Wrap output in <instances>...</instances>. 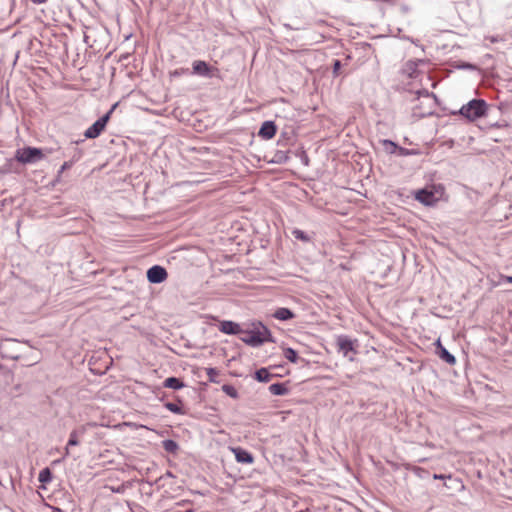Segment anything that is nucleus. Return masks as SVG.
Returning a JSON list of instances; mask_svg holds the SVG:
<instances>
[{"mask_svg": "<svg viewBox=\"0 0 512 512\" xmlns=\"http://www.w3.org/2000/svg\"><path fill=\"white\" fill-rule=\"evenodd\" d=\"M241 334L243 336L240 337V340L251 347H259L265 342L275 343L271 331L261 322L253 323L252 329H243Z\"/></svg>", "mask_w": 512, "mask_h": 512, "instance_id": "f257e3e1", "label": "nucleus"}, {"mask_svg": "<svg viewBox=\"0 0 512 512\" xmlns=\"http://www.w3.org/2000/svg\"><path fill=\"white\" fill-rule=\"evenodd\" d=\"M488 105L483 99H472L463 105L458 114L469 121H475L486 115Z\"/></svg>", "mask_w": 512, "mask_h": 512, "instance_id": "f03ea898", "label": "nucleus"}, {"mask_svg": "<svg viewBox=\"0 0 512 512\" xmlns=\"http://www.w3.org/2000/svg\"><path fill=\"white\" fill-rule=\"evenodd\" d=\"M44 153L41 148L36 147H23L15 151V159L21 164H32L44 158Z\"/></svg>", "mask_w": 512, "mask_h": 512, "instance_id": "7ed1b4c3", "label": "nucleus"}, {"mask_svg": "<svg viewBox=\"0 0 512 512\" xmlns=\"http://www.w3.org/2000/svg\"><path fill=\"white\" fill-rule=\"evenodd\" d=\"M117 104H114L111 109L105 113L102 117H100L97 121H95L84 133V136L88 139L97 138L102 131L105 129L111 114L113 113Z\"/></svg>", "mask_w": 512, "mask_h": 512, "instance_id": "20e7f679", "label": "nucleus"}, {"mask_svg": "<svg viewBox=\"0 0 512 512\" xmlns=\"http://www.w3.org/2000/svg\"><path fill=\"white\" fill-rule=\"evenodd\" d=\"M192 69L193 74L207 78L215 77L219 73L218 68L211 66L207 62L202 60H195L192 63Z\"/></svg>", "mask_w": 512, "mask_h": 512, "instance_id": "39448f33", "label": "nucleus"}, {"mask_svg": "<svg viewBox=\"0 0 512 512\" xmlns=\"http://www.w3.org/2000/svg\"><path fill=\"white\" fill-rule=\"evenodd\" d=\"M146 276L151 284H160L167 279L168 273L164 267L154 265L147 270Z\"/></svg>", "mask_w": 512, "mask_h": 512, "instance_id": "423d86ee", "label": "nucleus"}, {"mask_svg": "<svg viewBox=\"0 0 512 512\" xmlns=\"http://www.w3.org/2000/svg\"><path fill=\"white\" fill-rule=\"evenodd\" d=\"M18 342L15 340H5L0 345V353L3 358H8L11 360H18L20 358V354H18L14 350V346H17Z\"/></svg>", "mask_w": 512, "mask_h": 512, "instance_id": "0eeeda50", "label": "nucleus"}, {"mask_svg": "<svg viewBox=\"0 0 512 512\" xmlns=\"http://www.w3.org/2000/svg\"><path fill=\"white\" fill-rule=\"evenodd\" d=\"M415 199L426 206H431L438 200L435 192L427 188L418 190L415 194Z\"/></svg>", "mask_w": 512, "mask_h": 512, "instance_id": "6e6552de", "label": "nucleus"}, {"mask_svg": "<svg viewBox=\"0 0 512 512\" xmlns=\"http://www.w3.org/2000/svg\"><path fill=\"white\" fill-rule=\"evenodd\" d=\"M276 132V124L273 121H265L259 129L258 135L265 140H269L275 136Z\"/></svg>", "mask_w": 512, "mask_h": 512, "instance_id": "1a4fd4ad", "label": "nucleus"}, {"mask_svg": "<svg viewBox=\"0 0 512 512\" xmlns=\"http://www.w3.org/2000/svg\"><path fill=\"white\" fill-rule=\"evenodd\" d=\"M219 330L228 335H237L243 332V329L236 322L225 320L220 323Z\"/></svg>", "mask_w": 512, "mask_h": 512, "instance_id": "9d476101", "label": "nucleus"}, {"mask_svg": "<svg viewBox=\"0 0 512 512\" xmlns=\"http://www.w3.org/2000/svg\"><path fill=\"white\" fill-rule=\"evenodd\" d=\"M232 451L235 455L237 462L242 463V464H252L253 463L254 457L249 451H247L241 447L232 448Z\"/></svg>", "mask_w": 512, "mask_h": 512, "instance_id": "9b49d317", "label": "nucleus"}, {"mask_svg": "<svg viewBox=\"0 0 512 512\" xmlns=\"http://www.w3.org/2000/svg\"><path fill=\"white\" fill-rule=\"evenodd\" d=\"M437 354L438 356L450 365H454L456 363V358L452 355L445 347L442 346L440 340H437Z\"/></svg>", "mask_w": 512, "mask_h": 512, "instance_id": "f8f14e48", "label": "nucleus"}, {"mask_svg": "<svg viewBox=\"0 0 512 512\" xmlns=\"http://www.w3.org/2000/svg\"><path fill=\"white\" fill-rule=\"evenodd\" d=\"M337 345L339 350L343 352L344 355H347L350 351L354 350L352 340L344 335H341L337 338Z\"/></svg>", "mask_w": 512, "mask_h": 512, "instance_id": "ddd939ff", "label": "nucleus"}, {"mask_svg": "<svg viewBox=\"0 0 512 512\" xmlns=\"http://www.w3.org/2000/svg\"><path fill=\"white\" fill-rule=\"evenodd\" d=\"M273 317L281 321H287L293 319L295 314L289 308L281 307L274 312Z\"/></svg>", "mask_w": 512, "mask_h": 512, "instance_id": "4468645a", "label": "nucleus"}, {"mask_svg": "<svg viewBox=\"0 0 512 512\" xmlns=\"http://www.w3.org/2000/svg\"><path fill=\"white\" fill-rule=\"evenodd\" d=\"M17 161L15 159V156L13 158L7 159L6 162L0 167V173L1 174H8V173H19V169L17 167Z\"/></svg>", "mask_w": 512, "mask_h": 512, "instance_id": "2eb2a0df", "label": "nucleus"}, {"mask_svg": "<svg viewBox=\"0 0 512 512\" xmlns=\"http://www.w3.org/2000/svg\"><path fill=\"white\" fill-rule=\"evenodd\" d=\"M269 391L276 396H285L289 393V388L286 383H274L269 386Z\"/></svg>", "mask_w": 512, "mask_h": 512, "instance_id": "dca6fc26", "label": "nucleus"}, {"mask_svg": "<svg viewBox=\"0 0 512 512\" xmlns=\"http://www.w3.org/2000/svg\"><path fill=\"white\" fill-rule=\"evenodd\" d=\"M163 386L174 390L181 389L185 386L184 382L177 377H168L164 380Z\"/></svg>", "mask_w": 512, "mask_h": 512, "instance_id": "f3484780", "label": "nucleus"}, {"mask_svg": "<svg viewBox=\"0 0 512 512\" xmlns=\"http://www.w3.org/2000/svg\"><path fill=\"white\" fill-rule=\"evenodd\" d=\"M254 377L258 382L267 383L274 377V375L271 374L267 368H260L256 370Z\"/></svg>", "mask_w": 512, "mask_h": 512, "instance_id": "a211bd4d", "label": "nucleus"}, {"mask_svg": "<svg viewBox=\"0 0 512 512\" xmlns=\"http://www.w3.org/2000/svg\"><path fill=\"white\" fill-rule=\"evenodd\" d=\"M162 447L166 452L171 454H176L179 450L178 443L172 439H166L162 441Z\"/></svg>", "mask_w": 512, "mask_h": 512, "instance_id": "6ab92c4d", "label": "nucleus"}, {"mask_svg": "<svg viewBox=\"0 0 512 512\" xmlns=\"http://www.w3.org/2000/svg\"><path fill=\"white\" fill-rule=\"evenodd\" d=\"M289 160L288 153L285 151L278 150L275 152L273 158L270 160L271 163L284 164Z\"/></svg>", "mask_w": 512, "mask_h": 512, "instance_id": "aec40b11", "label": "nucleus"}, {"mask_svg": "<svg viewBox=\"0 0 512 512\" xmlns=\"http://www.w3.org/2000/svg\"><path fill=\"white\" fill-rule=\"evenodd\" d=\"M381 143L384 147V150L389 153V154H395L397 153V150H398V145L393 142L392 140H388V139H383L381 140Z\"/></svg>", "mask_w": 512, "mask_h": 512, "instance_id": "412c9836", "label": "nucleus"}, {"mask_svg": "<svg viewBox=\"0 0 512 512\" xmlns=\"http://www.w3.org/2000/svg\"><path fill=\"white\" fill-rule=\"evenodd\" d=\"M166 477L174 478V475L171 471H166L165 474L161 475L160 477L156 478L154 481H146L150 486L156 485L158 489L164 487L163 480Z\"/></svg>", "mask_w": 512, "mask_h": 512, "instance_id": "4be33fe9", "label": "nucleus"}, {"mask_svg": "<svg viewBox=\"0 0 512 512\" xmlns=\"http://www.w3.org/2000/svg\"><path fill=\"white\" fill-rule=\"evenodd\" d=\"M38 480H39V482H41L43 484H47V483L51 482L52 481V472H51V470L48 467L42 469L39 472Z\"/></svg>", "mask_w": 512, "mask_h": 512, "instance_id": "5701e85b", "label": "nucleus"}, {"mask_svg": "<svg viewBox=\"0 0 512 512\" xmlns=\"http://www.w3.org/2000/svg\"><path fill=\"white\" fill-rule=\"evenodd\" d=\"M284 356L287 360H289L292 363H296L298 360L297 351L290 347L284 349Z\"/></svg>", "mask_w": 512, "mask_h": 512, "instance_id": "b1692460", "label": "nucleus"}, {"mask_svg": "<svg viewBox=\"0 0 512 512\" xmlns=\"http://www.w3.org/2000/svg\"><path fill=\"white\" fill-rule=\"evenodd\" d=\"M222 391L226 395H228V396H230L231 398H234V399H237L238 396H239L236 388L234 386H232V385H229V384H224L222 386Z\"/></svg>", "mask_w": 512, "mask_h": 512, "instance_id": "393cba45", "label": "nucleus"}, {"mask_svg": "<svg viewBox=\"0 0 512 512\" xmlns=\"http://www.w3.org/2000/svg\"><path fill=\"white\" fill-rule=\"evenodd\" d=\"M165 408L175 414H184L182 407L176 403L167 402L164 404Z\"/></svg>", "mask_w": 512, "mask_h": 512, "instance_id": "a878e982", "label": "nucleus"}, {"mask_svg": "<svg viewBox=\"0 0 512 512\" xmlns=\"http://www.w3.org/2000/svg\"><path fill=\"white\" fill-rule=\"evenodd\" d=\"M292 235L298 239V240H301L303 242H309L310 241V238L309 236L302 230L300 229H294L292 231Z\"/></svg>", "mask_w": 512, "mask_h": 512, "instance_id": "bb28decb", "label": "nucleus"}, {"mask_svg": "<svg viewBox=\"0 0 512 512\" xmlns=\"http://www.w3.org/2000/svg\"><path fill=\"white\" fill-rule=\"evenodd\" d=\"M341 67H342V63L340 60H338V59L333 60V63H332L333 77H338L340 75Z\"/></svg>", "mask_w": 512, "mask_h": 512, "instance_id": "cd10ccee", "label": "nucleus"}, {"mask_svg": "<svg viewBox=\"0 0 512 512\" xmlns=\"http://www.w3.org/2000/svg\"><path fill=\"white\" fill-rule=\"evenodd\" d=\"M77 445H79V441H78V432H77V430H73V431L70 433V436H69V440H68L67 446H77Z\"/></svg>", "mask_w": 512, "mask_h": 512, "instance_id": "c85d7f7f", "label": "nucleus"}, {"mask_svg": "<svg viewBox=\"0 0 512 512\" xmlns=\"http://www.w3.org/2000/svg\"><path fill=\"white\" fill-rule=\"evenodd\" d=\"M209 381L215 382V376L218 375V371L215 368H207L206 369Z\"/></svg>", "mask_w": 512, "mask_h": 512, "instance_id": "c756f323", "label": "nucleus"}, {"mask_svg": "<svg viewBox=\"0 0 512 512\" xmlns=\"http://www.w3.org/2000/svg\"><path fill=\"white\" fill-rule=\"evenodd\" d=\"M414 152L412 150H409L407 148H404V147H398V150H397V154L400 155V156H407V155H411L413 154Z\"/></svg>", "mask_w": 512, "mask_h": 512, "instance_id": "7c9ffc66", "label": "nucleus"}, {"mask_svg": "<svg viewBox=\"0 0 512 512\" xmlns=\"http://www.w3.org/2000/svg\"><path fill=\"white\" fill-rule=\"evenodd\" d=\"M73 165V162L72 161H66L62 164L58 174L60 175L61 173H63L65 170L71 168Z\"/></svg>", "mask_w": 512, "mask_h": 512, "instance_id": "2f4dec72", "label": "nucleus"}, {"mask_svg": "<svg viewBox=\"0 0 512 512\" xmlns=\"http://www.w3.org/2000/svg\"><path fill=\"white\" fill-rule=\"evenodd\" d=\"M418 94H419V95H422V94H423V95L428 96V97H429V96H432V97L436 98V96H435L433 93H430V92H428L427 90H424L423 92H418Z\"/></svg>", "mask_w": 512, "mask_h": 512, "instance_id": "473e14b6", "label": "nucleus"}, {"mask_svg": "<svg viewBox=\"0 0 512 512\" xmlns=\"http://www.w3.org/2000/svg\"><path fill=\"white\" fill-rule=\"evenodd\" d=\"M185 71H186V70H184V69H182L181 71H179V70H175V71L172 73V75H173V76H179V75H181V73H182V72H185Z\"/></svg>", "mask_w": 512, "mask_h": 512, "instance_id": "72a5a7b5", "label": "nucleus"}, {"mask_svg": "<svg viewBox=\"0 0 512 512\" xmlns=\"http://www.w3.org/2000/svg\"><path fill=\"white\" fill-rule=\"evenodd\" d=\"M462 67H463V68H467V69H472V68H474V66H473L472 64H470V63H465Z\"/></svg>", "mask_w": 512, "mask_h": 512, "instance_id": "f704fd0d", "label": "nucleus"}, {"mask_svg": "<svg viewBox=\"0 0 512 512\" xmlns=\"http://www.w3.org/2000/svg\"><path fill=\"white\" fill-rule=\"evenodd\" d=\"M34 4H42L45 3L47 0H31Z\"/></svg>", "mask_w": 512, "mask_h": 512, "instance_id": "c9c22d12", "label": "nucleus"}, {"mask_svg": "<svg viewBox=\"0 0 512 512\" xmlns=\"http://www.w3.org/2000/svg\"><path fill=\"white\" fill-rule=\"evenodd\" d=\"M69 453H70V452H69V446H67V447L65 448V454H64V457L68 456V455H69Z\"/></svg>", "mask_w": 512, "mask_h": 512, "instance_id": "e433bc0d", "label": "nucleus"}, {"mask_svg": "<svg viewBox=\"0 0 512 512\" xmlns=\"http://www.w3.org/2000/svg\"><path fill=\"white\" fill-rule=\"evenodd\" d=\"M434 478H435V479H443V478H444V476H443V475H437V474H435V475H434Z\"/></svg>", "mask_w": 512, "mask_h": 512, "instance_id": "4c0bfd02", "label": "nucleus"}, {"mask_svg": "<svg viewBox=\"0 0 512 512\" xmlns=\"http://www.w3.org/2000/svg\"><path fill=\"white\" fill-rule=\"evenodd\" d=\"M507 281H508L509 283H512V276L507 277Z\"/></svg>", "mask_w": 512, "mask_h": 512, "instance_id": "58836bf2", "label": "nucleus"}, {"mask_svg": "<svg viewBox=\"0 0 512 512\" xmlns=\"http://www.w3.org/2000/svg\"><path fill=\"white\" fill-rule=\"evenodd\" d=\"M287 136V133H282L281 134V137H286Z\"/></svg>", "mask_w": 512, "mask_h": 512, "instance_id": "ea45409f", "label": "nucleus"}]
</instances>
